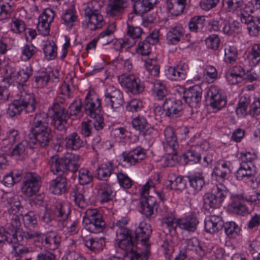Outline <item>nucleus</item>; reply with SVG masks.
<instances>
[{
    "mask_svg": "<svg viewBox=\"0 0 260 260\" xmlns=\"http://www.w3.org/2000/svg\"><path fill=\"white\" fill-rule=\"evenodd\" d=\"M98 93L93 88H90L83 102L76 99L70 104L67 110L62 103H54L51 107V123L55 130L65 132L67 121L72 119H80L84 114L97 120Z\"/></svg>",
    "mask_w": 260,
    "mask_h": 260,
    "instance_id": "obj_1",
    "label": "nucleus"
},
{
    "mask_svg": "<svg viewBox=\"0 0 260 260\" xmlns=\"http://www.w3.org/2000/svg\"><path fill=\"white\" fill-rule=\"evenodd\" d=\"M232 164L229 161L220 160L213 169L212 178L219 182L213 187L211 192H207L203 197L205 209L219 208L221 204L226 196L227 190L222 183L228 179L232 172Z\"/></svg>",
    "mask_w": 260,
    "mask_h": 260,
    "instance_id": "obj_2",
    "label": "nucleus"
},
{
    "mask_svg": "<svg viewBox=\"0 0 260 260\" xmlns=\"http://www.w3.org/2000/svg\"><path fill=\"white\" fill-rule=\"evenodd\" d=\"M8 213L10 223L6 227L0 228V246L6 242L16 243L18 240V235L20 232L21 210L20 202L16 198L8 197Z\"/></svg>",
    "mask_w": 260,
    "mask_h": 260,
    "instance_id": "obj_3",
    "label": "nucleus"
},
{
    "mask_svg": "<svg viewBox=\"0 0 260 260\" xmlns=\"http://www.w3.org/2000/svg\"><path fill=\"white\" fill-rule=\"evenodd\" d=\"M32 68L30 64L23 66L18 70H15L11 64L5 65L3 73L5 79L11 85L16 86L19 93L26 91L27 88L26 83L32 75Z\"/></svg>",
    "mask_w": 260,
    "mask_h": 260,
    "instance_id": "obj_4",
    "label": "nucleus"
},
{
    "mask_svg": "<svg viewBox=\"0 0 260 260\" xmlns=\"http://www.w3.org/2000/svg\"><path fill=\"white\" fill-rule=\"evenodd\" d=\"M20 237L21 239L25 240L27 244L34 245L35 246H39L41 241L42 245L50 250L57 249L61 241L60 236L54 231L48 232L43 234L37 231H30L23 233Z\"/></svg>",
    "mask_w": 260,
    "mask_h": 260,
    "instance_id": "obj_5",
    "label": "nucleus"
},
{
    "mask_svg": "<svg viewBox=\"0 0 260 260\" xmlns=\"http://www.w3.org/2000/svg\"><path fill=\"white\" fill-rule=\"evenodd\" d=\"M37 103L35 95L29 92L22 91L17 94L16 99L9 105L7 114L10 117H14L23 111L30 113L33 112L37 107Z\"/></svg>",
    "mask_w": 260,
    "mask_h": 260,
    "instance_id": "obj_6",
    "label": "nucleus"
},
{
    "mask_svg": "<svg viewBox=\"0 0 260 260\" xmlns=\"http://www.w3.org/2000/svg\"><path fill=\"white\" fill-rule=\"evenodd\" d=\"M152 233L150 224L144 222L140 223L136 229V239L140 241L141 245L144 247V251L139 253L136 250L131 254L129 260H148L150 255V244L149 239Z\"/></svg>",
    "mask_w": 260,
    "mask_h": 260,
    "instance_id": "obj_7",
    "label": "nucleus"
},
{
    "mask_svg": "<svg viewBox=\"0 0 260 260\" xmlns=\"http://www.w3.org/2000/svg\"><path fill=\"white\" fill-rule=\"evenodd\" d=\"M101 94L103 95L99 99V111L102 104L115 109L121 107L124 103L123 93L114 86L103 83L100 87Z\"/></svg>",
    "mask_w": 260,
    "mask_h": 260,
    "instance_id": "obj_8",
    "label": "nucleus"
},
{
    "mask_svg": "<svg viewBox=\"0 0 260 260\" xmlns=\"http://www.w3.org/2000/svg\"><path fill=\"white\" fill-rule=\"evenodd\" d=\"M158 178L155 180L149 179L146 183L141 188L140 191V212L147 218L152 217L154 208L156 204L154 197L149 195L150 189L155 187Z\"/></svg>",
    "mask_w": 260,
    "mask_h": 260,
    "instance_id": "obj_9",
    "label": "nucleus"
},
{
    "mask_svg": "<svg viewBox=\"0 0 260 260\" xmlns=\"http://www.w3.org/2000/svg\"><path fill=\"white\" fill-rule=\"evenodd\" d=\"M84 20L82 26L90 30L98 29V1L91 0L83 5Z\"/></svg>",
    "mask_w": 260,
    "mask_h": 260,
    "instance_id": "obj_10",
    "label": "nucleus"
},
{
    "mask_svg": "<svg viewBox=\"0 0 260 260\" xmlns=\"http://www.w3.org/2000/svg\"><path fill=\"white\" fill-rule=\"evenodd\" d=\"M223 3L227 5V10L236 13L243 23L252 20L251 13L252 10L243 0H224Z\"/></svg>",
    "mask_w": 260,
    "mask_h": 260,
    "instance_id": "obj_11",
    "label": "nucleus"
},
{
    "mask_svg": "<svg viewBox=\"0 0 260 260\" xmlns=\"http://www.w3.org/2000/svg\"><path fill=\"white\" fill-rule=\"evenodd\" d=\"M255 168L252 164H240L235 173L237 180L244 181L254 187H257L259 180Z\"/></svg>",
    "mask_w": 260,
    "mask_h": 260,
    "instance_id": "obj_12",
    "label": "nucleus"
},
{
    "mask_svg": "<svg viewBox=\"0 0 260 260\" xmlns=\"http://www.w3.org/2000/svg\"><path fill=\"white\" fill-rule=\"evenodd\" d=\"M52 138V131L50 128H48L30 131L27 139L30 143L31 148L35 149L39 146L45 147L48 146Z\"/></svg>",
    "mask_w": 260,
    "mask_h": 260,
    "instance_id": "obj_13",
    "label": "nucleus"
},
{
    "mask_svg": "<svg viewBox=\"0 0 260 260\" xmlns=\"http://www.w3.org/2000/svg\"><path fill=\"white\" fill-rule=\"evenodd\" d=\"M118 82L126 91L138 94L144 90V85L139 78L134 74H123L118 78Z\"/></svg>",
    "mask_w": 260,
    "mask_h": 260,
    "instance_id": "obj_14",
    "label": "nucleus"
},
{
    "mask_svg": "<svg viewBox=\"0 0 260 260\" xmlns=\"http://www.w3.org/2000/svg\"><path fill=\"white\" fill-rule=\"evenodd\" d=\"M209 147V144L206 141L198 142L195 145L191 146L183 155L185 162L193 164L199 162L201 158V151L208 150Z\"/></svg>",
    "mask_w": 260,
    "mask_h": 260,
    "instance_id": "obj_15",
    "label": "nucleus"
},
{
    "mask_svg": "<svg viewBox=\"0 0 260 260\" xmlns=\"http://www.w3.org/2000/svg\"><path fill=\"white\" fill-rule=\"evenodd\" d=\"M179 92L183 93V98L185 102L190 107H196L201 102L202 99V89L200 86L196 85L190 87L187 90L180 87Z\"/></svg>",
    "mask_w": 260,
    "mask_h": 260,
    "instance_id": "obj_16",
    "label": "nucleus"
},
{
    "mask_svg": "<svg viewBox=\"0 0 260 260\" xmlns=\"http://www.w3.org/2000/svg\"><path fill=\"white\" fill-rule=\"evenodd\" d=\"M164 108L166 110L165 116L170 118L179 117L183 114L182 101L174 98H167L164 103Z\"/></svg>",
    "mask_w": 260,
    "mask_h": 260,
    "instance_id": "obj_17",
    "label": "nucleus"
},
{
    "mask_svg": "<svg viewBox=\"0 0 260 260\" xmlns=\"http://www.w3.org/2000/svg\"><path fill=\"white\" fill-rule=\"evenodd\" d=\"M54 12L50 9H45L39 16L37 25L39 34L42 36H48L50 31V24L53 20Z\"/></svg>",
    "mask_w": 260,
    "mask_h": 260,
    "instance_id": "obj_18",
    "label": "nucleus"
},
{
    "mask_svg": "<svg viewBox=\"0 0 260 260\" xmlns=\"http://www.w3.org/2000/svg\"><path fill=\"white\" fill-rule=\"evenodd\" d=\"M41 185L40 178L36 174L30 173L23 182L22 191L26 196L31 197L39 191Z\"/></svg>",
    "mask_w": 260,
    "mask_h": 260,
    "instance_id": "obj_19",
    "label": "nucleus"
},
{
    "mask_svg": "<svg viewBox=\"0 0 260 260\" xmlns=\"http://www.w3.org/2000/svg\"><path fill=\"white\" fill-rule=\"evenodd\" d=\"M70 214L71 210L67 204L56 202L51 207L50 217L58 221L60 224L69 219Z\"/></svg>",
    "mask_w": 260,
    "mask_h": 260,
    "instance_id": "obj_20",
    "label": "nucleus"
},
{
    "mask_svg": "<svg viewBox=\"0 0 260 260\" xmlns=\"http://www.w3.org/2000/svg\"><path fill=\"white\" fill-rule=\"evenodd\" d=\"M121 156L123 161L128 166L138 164L146 157L144 150L140 147H137L128 152H124Z\"/></svg>",
    "mask_w": 260,
    "mask_h": 260,
    "instance_id": "obj_21",
    "label": "nucleus"
},
{
    "mask_svg": "<svg viewBox=\"0 0 260 260\" xmlns=\"http://www.w3.org/2000/svg\"><path fill=\"white\" fill-rule=\"evenodd\" d=\"M188 70L187 63H180L174 67H169L166 70L165 74L170 80L179 81L185 79Z\"/></svg>",
    "mask_w": 260,
    "mask_h": 260,
    "instance_id": "obj_22",
    "label": "nucleus"
},
{
    "mask_svg": "<svg viewBox=\"0 0 260 260\" xmlns=\"http://www.w3.org/2000/svg\"><path fill=\"white\" fill-rule=\"evenodd\" d=\"M1 134H2V132ZM1 140L2 141V147L4 148V151L10 150L14 145L23 141L18 131L14 128L8 129L4 137H2L1 135Z\"/></svg>",
    "mask_w": 260,
    "mask_h": 260,
    "instance_id": "obj_23",
    "label": "nucleus"
},
{
    "mask_svg": "<svg viewBox=\"0 0 260 260\" xmlns=\"http://www.w3.org/2000/svg\"><path fill=\"white\" fill-rule=\"evenodd\" d=\"M221 211L218 214H215L211 213L205 219V231L210 234H214L222 229L223 226V221L220 216Z\"/></svg>",
    "mask_w": 260,
    "mask_h": 260,
    "instance_id": "obj_24",
    "label": "nucleus"
},
{
    "mask_svg": "<svg viewBox=\"0 0 260 260\" xmlns=\"http://www.w3.org/2000/svg\"><path fill=\"white\" fill-rule=\"evenodd\" d=\"M109 1L107 9V14L111 16H119L125 11L128 4V0H99L103 4Z\"/></svg>",
    "mask_w": 260,
    "mask_h": 260,
    "instance_id": "obj_25",
    "label": "nucleus"
},
{
    "mask_svg": "<svg viewBox=\"0 0 260 260\" xmlns=\"http://www.w3.org/2000/svg\"><path fill=\"white\" fill-rule=\"evenodd\" d=\"M84 228L90 233H98V209H88L83 218Z\"/></svg>",
    "mask_w": 260,
    "mask_h": 260,
    "instance_id": "obj_26",
    "label": "nucleus"
},
{
    "mask_svg": "<svg viewBox=\"0 0 260 260\" xmlns=\"http://www.w3.org/2000/svg\"><path fill=\"white\" fill-rule=\"evenodd\" d=\"M28 149H33L31 148L30 143L28 139H25L14 145L9 150L13 157L17 160H22L26 156Z\"/></svg>",
    "mask_w": 260,
    "mask_h": 260,
    "instance_id": "obj_27",
    "label": "nucleus"
},
{
    "mask_svg": "<svg viewBox=\"0 0 260 260\" xmlns=\"http://www.w3.org/2000/svg\"><path fill=\"white\" fill-rule=\"evenodd\" d=\"M245 75L244 69L240 66H235L225 73L226 81L230 84L235 85L241 83Z\"/></svg>",
    "mask_w": 260,
    "mask_h": 260,
    "instance_id": "obj_28",
    "label": "nucleus"
},
{
    "mask_svg": "<svg viewBox=\"0 0 260 260\" xmlns=\"http://www.w3.org/2000/svg\"><path fill=\"white\" fill-rule=\"evenodd\" d=\"M190 0H167V8L169 13L175 16L182 14L187 9Z\"/></svg>",
    "mask_w": 260,
    "mask_h": 260,
    "instance_id": "obj_29",
    "label": "nucleus"
},
{
    "mask_svg": "<svg viewBox=\"0 0 260 260\" xmlns=\"http://www.w3.org/2000/svg\"><path fill=\"white\" fill-rule=\"evenodd\" d=\"M199 223V221L197 216L191 214L178 219V226L182 230L193 233L197 230Z\"/></svg>",
    "mask_w": 260,
    "mask_h": 260,
    "instance_id": "obj_30",
    "label": "nucleus"
},
{
    "mask_svg": "<svg viewBox=\"0 0 260 260\" xmlns=\"http://www.w3.org/2000/svg\"><path fill=\"white\" fill-rule=\"evenodd\" d=\"M185 30L180 24L171 27L167 33L166 41L168 44L177 45L183 39Z\"/></svg>",
    "mask_w": 260,
    "mask_h": 260,
    "instance_id": "obj_31",
    "label": "nucleus"
},
{
    "mask_svg": "<svg viewBox=\"0 0 260 260\" xmlns=\"http://www.w3.org/2000/svg\"><path fill=\"white\" fill-rule=\"evenodd\" d=\"M245 201L243 194L233 195L230 209L235 214L244 215L248 213V208L244 204Z\"/></svg>",
    "mask_w": 260,
    "mask_h": 260,
    "instance_id": "obj_32",
    "label": "nucleus"
},
{
    "mask_svg": "<svg viewBox=\"0 0 260 260\" xmlns=\"http://www.w3.org/2000/svg\"><path fill=\"white\" fill-rule=\"evenodd\" d=\"M49 191L55 195H61L67 190V180L66 176H60L50 181Z\"/></svg>",
    "mask_w": 260,
    "mask_h": 260,
    "instance_id": "obj_33",
    "label": "nucleus"
},
{
    "mask_svg": "<svg viewBox=\"0 0 260 260\" xmlns=\"http://www.w3.org/2000/svg\"><path fill=\"white\" fill-rule=\"evenodd\" d=\"M134 128L139 131L140 134L143 136L150 135L154 131V129L149 124L146 119L143 116H138L132 121Z\"/></svg>",
    "mask_w": 260,
    "mask_h": 260,
    "instance_id": "obj_34",
    "label": "nucleus"
},
{
    "mask_svg": "<svg viewBox=\"0 0 260 260\" xmlns=\"http://www.w3.org/2000/svg\"><path fill=\"white\" fill-rule=\"evenodd\" d=\"M50 128L49 116L47 113L41 112L36 114L30 124V131Z\"/></svg>",
    "mask_w": 260,
    "mask_h": 260,
    "instance_id": "obj_35",
    "label": "nucleus"
},
{
    "mask_svg": "<svg viewBox=\"0 0 260 260\" xmlns=\"http://www.w3.org/2000/svg\"><path fill=\"white\" fill-rule=\"evenodd\" d=\"M49 165L50 171L58 176H63L64 174L68 173L66 166L62 157H58L56 155L51 156L49 160Z\"/></svg>",
    "mask_w": 260,
    "mask_h": 260,
    "instance_id": "obj_36",
    "label": "nucleus"
},
{
    "mask_svg": "<svg viewBox=\"0 0 260 260\" xmlns=\"http://www.w3.org/2000/svg\"><path fill=\"white\" fill-rule=\"evenodd\" d=\"M186 177L190 186L197 192L201 191L205 184V178L201 172H194L187 175Z\"/></svg>",
    "mask_w": 260,
    "mask_h": 260,
    "instance_id": "obj_37",
    "label": "nucleus"
},
{
    "mask_svg": "<svg viewBox=\"0 0 260 260\" xmlns=\"http://www.w3.org/2000/svg\"><path fill=\"white\" fill-rule=\"evenodd\" d=\"M62 23L67 29H72L78 22V15L74 8L66 10L61 15Z\"/></svg>",
    "mask_w": 260,
    "mask_h": 260,
    "instance_id": "obj_38",
    "label": "nucleus"
},
{
    "mask_svg": "<svg viewBox=\"0 0 260 260\" xmlns=\"http://www.w3.org/2000/svg\"><path fill=\"white\" fill-rule=\"evenodd\" d=\"M62 158L66 166L67 171L76 172L80 166V156L73 153H66Z\"/></svg>",
    "mask_w": 260,
    "mask_h": 260,
    "instance_id": "obj_39",
    "label": "nucleus"
},
{
    "mask_svg": "<svg viewBox=\"0 0 260 260\" xmlns=\"http://www.w3.org/2000/svg\"><path fill=\"white\" fill-rule=\"evenodd\" d=\"M99 200L100 203L104 204L112 201L114 195L111 186L107 182L99 183Z\"/></svg>",
    "mask_w": 260,
    "mask_h": 260,
    "instance_id": "obj_40",
    "label": "nucleus"
},
{
    "mask_svg": "<svg viewBox=\"0 0 260 260\" xmlns=\"http://www.w3.org/2000/svg\"><path fill=\"white\" fill-rule=\"evenodd\" d=\"M141 244L140 241L138 242L136 239V231H135V238L133 237L119 240L118 245L119 247L126 251L127 255L130 256L131 253L134 252L138 248V245Z\"/></svg>",
    "mask_w": 260,
    "mask_h": 260,
    "instance_id": "obj_41",
    "label": "nucleus"
},
{
    "mask_svg": "<svg viewBox=\"0 0 260 260\" xmlns=\"http://www.w3.org/2000/svg\"><path fill=\"white\" fill-rule=\"evenodd\" d=\"M65 147L68 149L76 150L83 145V141L77 133L69 135L64 140Z\"/></svg>",
    "mask_w": 260,
    "mask_h": 260,
    "instance_id": "obj_42",
    "label": "nucleus"
},
{
    "mask_svg": "<svg viewBox=\"0 0 260 260\" xmlns=\"http://www.w3.org/2000/svg\"><path fill=\"white\" fill-rule=\"evenodd\" d=\"M20 59L26 62L32 59L36 54L38 48L31 43H25L20 49Z\"/></svg>",
    "mask_w": 260,
    "mask_h": 260,
    "instance_id": "obj_43",
    "label": "nucleus"
},
{
    "mask_svg": "<svg viewBox=\"0 0 260 260\" xmlns=\"http://www.w3.org/2000/svg\"><path fill=\"white\" fill-rule=\"evenodd\" d=\"M247 58L251 67L260 64V43H255L251 45Z\"/></svg>",
    "mask_w": 260,
    "mask_h": 260,
    "instance_id": "obj_44",
    "label": "nucleus"
},
{
    "mask_svg": "<svg viewBox=\"0 0 260 260\" xmlns=\"http://www.w3.org/2000/svg\"><path fill=\"white\" fill-rule=\"evenodd\" d=\"M60 229L66 237L74 235L79 230L78 222L76 221H72L67 219L60 224Z\"/></svg>",
    "mask_w": 260,
    "mask_h": 260,
    "instance_id": "obj_45",
    "label": "nucleus"
},
{
    "mask_svg": "<svg viewBox=\"0 0 260 260\" xmlns=\"http://www.w3.org/2000/svg\"><path fill=\"white\" fill-rule=\"evenodd\" d=\"M164 134L167 143L166 148H170L172 153L174 152L178 146L177 137L174 130L171 127H167L164 130Z\"/></svg>",
    "mask_w": 260,
    "mask_h": 260,
    "instance_id": "obj_46",
    "label": "nucleus"
},
{
    "mask_svg": "<svg viewBox=\"0 0 260 260\" xmlns=\"http://www.w3.org/2000/svg\"><path fill=\"white\" fill-rule=\"evenodd\" d=\"M152 91L158 100H162L167 94L168 91L164 82L155 80L152 82Z\"/></svg>",
    "mask_w": 260,
    "mask_h": 260,
    "instance_id": "obj_47",
    "label": "nucleus"
},
{
    "mask_svg": "<svg viewBox=\"0 0 260 260\" xmlns=\"http://www.w3.org/2000/svg\"><path fill=\"white\" fill-rule=\"evenodd\" d=\"M170 178L171 180H169L168 187H170V189L181 192L185 188L186 182L183 176L172 174Z\"/></svg>",
    "mask_w": 260,
    "mask_h": 260,
    "instance_id": "obj_48",
    "label": "nucleus"
},
{
    "mask_svg": "<svg viewBox=\"0 0 260 260\" xmlns=\"http://www.w3.org/2000/svg\"><path fill=\"white\" fill-rule=\"evenodd\" d=\"M57 47L53 40H48L44 44L43 51L45 59L47 60L54 59L57 56Z\"/></svg>",
    "mask_w": 260,
    "mask_h": 260,
    "instance_id": "obj_49",
    "label": "nucleus"
},
{
    "mask_svg": "<svg viewBox=\"0 0 260 260\" xmlns=\"http://www.w3.org/2000/svg\"><path fill=\"white\" fill-rule=\"evenodd\" d=\"M111 134L115 141L118 142H123L129 137V133L126 128L118 124L113 126Z\"/></svg>",
    "mask_w": 260,
    "mask_h": 260,
    "instance_id": "obj_50",
    "label": "nucleus"
},
{
    "mask_svg": "<svg viewBox=\"0 0 260 260\" xmlns=\"http://www.w3.org/2000/svg\"><path fill=\"white\" fill-rule=\"evenodd\" d=\"M25 232H20L18 233V238H19L18 241L16 243H12L13 252L14 254L17 256H21L23 254L27 253L29 252L28 247H25L23 245L25 244L29 247V248L32 249V246L34 245H29L26 243V241L24 239H21L20 236L23 234Z\"/></svg>",
    "mask_w": 260,
    "mask_h": 260,
    "instance_id": "obj_51",
    "label": "nucleus"
},
{
    "mask_svg": "<svg viewBox=\"0 0 260 260\" xmlns=\"http://www.w3.org/2000/svg\"><path fill=\"white\" fill-rule=\"evenodd\" d=\"M115 30L114 24L109 25L108 27L99 34V41L104 46L110 43L113 39V34Z\"/></svg>",
    "mask_w": 260,
    "mask_h": 260,
    "instance_id": "obj_52",
    "label": "nucleus"
},
{
    "mask_svg": "<svg viewBox=\"0 0 260 260\" xmlns=\"http://www.w3.org/2000/svg\"><path fill=\"white\" fill-rule=\"evenodd\" d=\"M238 51L234 45H226L224 48V56L223 61L226 63L232 64L238 58Z\"/></svg>",
    "mask_w": 260,
    "mask_h": 260,
    "instance_id": "obj_53",
    "label": "nucleus"
},
{
    "mask_svg": "<svg viewBox=\"0 0 260 260\" xmlns=\"http://www.w3.org/2000/svg\"><path fill=\"white\" fill-rule=\"evenodd\" d=\"M21 210L20 220L22 219L24 226L25 228L29 230L28 232L34 231L32 229L35 228L37 225V219L33 212H29L26 213L24 216L22 215L23 207Z\"/></svg>",
    "mask_w": 260,
    "mask_h": 260,
    "instance_id": "obj_54",
    "label": "nucleus"
},
{
    "mask_svg": "<svg viewBox=\"0 0 260 260\" xmlns=\"http://www.w3.org/2000/svg\"><path fill=\"white\" fill-rule=\"evenodd\" d=\"M205 21V17L203 16L192 17L188 24L189 30L195 32L201 31L204 26Z\"/></svg>",
    "mask_w": 260,
    "mask_h": 260,
    "instance_id": "obj_55",
    "label": "nucleus"
},
{
    "mask_svg": "<svg viewBox=\"0 0 260 260\" xmlns=\"http://www.w3.org/2000/svg\"><path fill=\"white\" fill-rule=\"evenodd\" d=\"M162 223L169 228V230L175 229L178 226V219L175 217L173 213L168 210L162 213Z\"/></svg>",
    "mask_w": 260,
    "mask_h": 260,
    "instance_id": "obj_56",
    "label": "nucleus"
},
{
    "mask_svg": "<svg viewBox=\"0 0 260 260\" xmlns=\"http://www.w3.org/2000/svg\"><path fill=\"white\" fill-rule=\"evenodd\" d=\"M72 198L75 203L80 208H84L87 205L86 200L83 195V191L82 189L75 188L70 194Z\"/></svg>",
    "mask_w": 260,
    "mask_h": 260,
    "instance_id": "obj_57",
    "label": "nucleus"
},
{
    "mask_svg": "<svg viewBox=\"0 0 260 260\" xmlns=\"http://www.w3.org/2000/svg\"><path fill=\"white\" fill-rule=\"evenodd\" d=\"M12 2L10 0L0 1V20H4L11 17Z\"/></svg>",
    "mask_w": 260,
    "mask_h": 260,
    "instance_id": "obj_58",
    "label": "nucleus"
},
{
    "mask_svg": "<svg viewBox=\"0 0 260 260\" xmlns=\"http://www.w3.org/2000/svg\"><path fill=\"white\" fill-rule=\"evenodd\" d=\"M113 163L110 161L102 164L99 166V180L107 181L112 174Z\"/></svg>",
    "mask_w": 260,
    "mask_h": 260,
    "instance_id": "obj_59",
    "label": "nucleus"
},
{
    "mask_svg": "<svg viewBox=\"0 0 260 260\" xmlns=\"http://www.w3.org/2000/svg\"><path fill=\"white\" fill-rule=\"evenodd\" d=\"M83 241L85 246L90 250L91 260H97L96 257L98 251V239L93 238L91 237H86L83 238Z\"/></svg>",
    "mask_w": 260,
    "mask_h": 260,
    "instance_id": "obj_60",
    "label": "nucleus"
},
{
    "mask_svg": "<svg viewBox=\"0 0 260 260\" xmlns=\"http://www.w3.org/2000/svg\"><path fill=\"white\" fill-rule=\"evenodd\" d=\"M186 249L188 250L195 251L201 256L205 255V248H203L199 243V241L196 238L188 239L186 241Z\"/></svg>",
    "mask_w": 260,
    "mask_h": 260,
    "instance_id": "obj_61",
    "label": "nucleus"
},
{
    "mask_svg": "<svg viewBox=\"0 0 260 260\" xmlns=\"http://www.w3.org/2000/svg\"><path fill=\"white\" fill-rule=\"evenodd\" d=\"M144 66L148 72L154 77H157L159 74V66L157 60L149 58L145 61Z\"/></svg>",
    "mask_w": 260,
    "mask_h": 260,
    "instance_id": "obj_62",
    "label": "nucleus"
},
{
    "mask_svg": "<svg viewBox=\"0 0 260 260\" xmlns=\"http://www.w3.org/2000/svg\"><path fill=\"white\" fill-rule=\"evenodd\" d=\"M251 19L249 22L244 23L247 24V29L251 36H256L259 32L260 17H254L251 15Z\"/></svg>",
    "mask_w": 260,
    "mask_h": 260,
    "instance_id": "obj_63",
    "label": "nucleus"
},
{
    "mask_svg": "<svg viewBox=\"0 0 260 260\" xmlns=\"http://www.w3.org/2000/svg\"><path fill=\"white\" fill-rule=\"evenodd\" d=\"M225 233L231 238H235L240 233V228L233 221L223 223Z\"/></svg>",
    "mask_w": 260,
    "mask_h": 260,
    "instance_id": "obj_64",
    "label": "nucleus"
}]
</instances>
